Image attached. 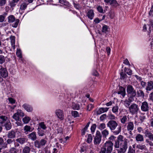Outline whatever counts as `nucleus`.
Returning a JSON list of instances; mask_svg holds the SVG:
<instances>
[{
  "mask_svg": "<svg viewBox=\"0 0 153 153\" xmlns=\"http://www.w3.org/2000/svg\"><path fill=\"white\" fill-rule=\"evenodd\" d=\"M113 145L111 141H106L101 148L99 153H111L113 150Z\"/></svg>",
  "mask_w": 153,
  "mask_h": 153,
  "instance_id": "obj_1",
  "label": "nucleus"
},
{
  "mask_svg": "<svg viewBox=\"0 0 153 153\" xmlns=\"http://www.w3.org/2000/svg\"><path fill=\"white\" fill-rule=\"evenodd\" d=\"M129 141L126 138L123 139V141L120 143V148L117 150L118 153H125L128 147V143Z\"/></svg>",
  "mask_w": 153,
  "mask_h": 153,
  "instance_id": "obj_2",
  "label": "nucleus"
},
{
  "mask_svg": "<svg viewBox=\"0 0 153 153\" xmlns=\"http://www.w3.org/2000/svg\"><path fill=\"white\" fill-rule=\"evenodd\" d=\"M128 110L132 114H137L139 111L138 105L135 103L132 104L129 107Z\"/></svg>",
  "mask_w": 153,
  "mask_h": 153,
  "instance_id": "obj_3",
  "label": "nucleus"
},
{
  "mask_svg": "<svg viewBox=\"0 0 153 153\" xmlns=\"http://www.w3.org/2000/svg\"><path fill=\"white\" fill-rule=\"evenodd\" d=\"M127 92L128 96L131 97H134L136 95V90L132 85H129L127 87Z\"/></svg>",
  "mask_w": 153,
  "mask_h": 153,
  "instance_id": "obj_4",
  "label": "nucleus"
},
{
  "mask_svg": "<svg viewBox=\"0 0 153 153\" xmlns=\"http://www.w3.org/2000/svg\"><path fill=\"white\" fill-rule=\"evenodd\" d=\"M47 142L45 140L42 139L40 141L36 140L34 142V145L35 147L40 149L41 147L45 146Z\"/></svg>",
  "mask_w": 153,
  "mask_h": 153,
  "instance_id": "obj_5",
  "label": "nucleus"
},
{
  "mask_svg": "<svg viewBox=\"0 0 153 153\" xmlns=\"http://www.w3.org/2000/svg\"><path fill=\"white\" fill-rule=\"evenodd\" d=\"M118 126L117 122L114 120L109 121L107 124V126L109 128L111 131L115 130Z\"/></svg>",
  "mask_w": 153,
  "mask_h": 153,
  "instance_id": "obj_6",
  "label": "nucleus"
},
{
  "mask_svg": "<svg viewBox=\"0 0 153 153\" xmlns=\"http://www.w3.org/2000/svg\"><path fill=\"white\" fill-rule=\"evenodd\" d=\"M8 73L6 69L1 67L0 68V82H2L3 80L1 76L3 78H6L8 76Z\"/></svg>",
  "mask_w": 153,
  "mask_h": 153,
  "instance_id": "obj_7",
  "label": "nucleus"
},
{
  "mask_svg": "<svg viewBox=\"0 0 153 153\" xmlns=\"http://www.w3.org/2000/svg\"><path fill=\"white\" fill-rule=\"evenodd\" d=\"M102 135L100 131H97L96 135L94 138V143L95 145H98L100 143L101 140Z\"/></svg>",
  "mask_w": 153,
  "mask_h": 153,
  "instance_id": "obj_8",
  "label": "nucleus"
},
{
  "mask_svg": "<svg viewBox=\"0 0 153 153\" xmlns=\"http://www.w3.org/2000/svg\"><path fill=\"white\" fill-rule=\"evenodd\" d=\"M124 137L122 135L118 136L117 138V139L115 140V143L114 144V147L115 148H119L120 147V143L123 141Z\"/></svg>",
  "mask_w": 153,
  "mask_h": 153,
  "instance_id": "obj_9",
  "label": "nucleus"
},
{
  "mask_svg": "<svg viewBox=\"0 0 153 153\" xmlns=\"http://www.w3.org/2000/svg\"><path fill=\"white\" fill-rule=\"evenodd\" d=\"M149 104L147 102L144 101L142 103L141 109L143 111L148 112L149 111Z\"/></svg>",
  "mask_w": 153,
  "mask_h": 153,
  "instance_id": "obj_10",
  "label": "nucleus"
},
{
  "mask_svg": "<svg viewBox=\"0 0 153 153\" xmlns=\"http://www.w3.org/2000/svg\"><path fill=\"white\" fill-rule=\"evenodd\" d=\"M127 129L130 134L132 135V131L134 130V126L133 122H130L127 123Z\"/></svg>",
  "mask_w": 153,
  "mask_h": 153,
  "instance_id": "obj_11",
  "label": "nucleus"
},
{
  "mask_svg": "<svg viewBox=\"0 0 153 153\" xmlns=\"http://www.w3.org/2000/svg\"><path fill=\"white\" fill-rule=\"evenodd\" d=\"M55 113L58 117L61 120H63L64 119L63 111L60 109L57 110L56 111Z\"/></svg>",
  "mask_w": 153,
  "mask_h": 153,
  "instance_id": "obj_12",
  "label": "nucleus"
},
{
  "mask_svg": "<svg viewBox=\"0 0 153 153\" xmlns=\"http://www.w3.org/2000/svg\"><path fill=\"white\" fill-rule=\"evenodd\" d=\"M153 89V81H150L147 82V85L146 87V90L147 93L149 91H151Z\"/></svg>",
  "mask_w": 153,
  "mask_h": 153,
  "instance_id": "obj_13",
  "label": "nucleus"
},
{
  "mask_svg": "<svg viewBox=\"0 0 153 153\" xmlns=\"http://www.w3.org/2000/svg\"><path fill=\"white\" fill-rule=\"evenodd\" d=\"M22 106L25 110L28 112H31L33 110V107L28 104L25 103Z\"/></svg>",
  "mask_w": 153,
  "mask_h": 153,
  "instance_id": "obj_14",
  "label": "nucleus"
},
{
  "mask_svg": "<svg viewBox=\"0 0 153 153\" xmlns=\"http://www.w3.org/2000/svg\"><path fill=\"white\" fill-rule=\"evenodd\" d=\"M144 134L145 136L148 137L150 140H153V134L148 129L145 131Z\"/></svg>",
  "mask_w": 153,
  "mask_h": 153,
  "instance_id": "obj_15",
  "label": "nucleus"
},
{
  "mask_svg": "<svg viewBox=\"0 0 153 153\" xmlns=\"http://www.w3.org/2000/svg\"><path fill=\"white\" fill-rule=\"evenodd\" d=\"M28 138L33 141L36 140L37 138L36 132L34 131L28 134Z\"/></svg>",
  "mask_w": 153,
  "mask_h": 153,
  "instance_id": "obj_16",
  "label": "nucleus"
},
{
  "mask_svg": "<svg viewBox=\"0 0 153 153\" xmlns=\"http://www.w3.org/2000/svg\"><path fill=\"white\" fill-rule=\"evenodd\" d=\"M135 138L137 142H142L144 140L143 135L140 134H137Z\"/></svg>",
  "mask_w": 153,
  "mask_h": 153,
  "instance_id": "obj_17",
  "label": "nucleus"
},
{
  "mask_svg": "<svg viewBox=\"0 0 153 153\" xmlns=\"http://www.w3.org/2000/svg\"><path fill=\"white\" fill-rule=\"evenodd\" d=\"M109 108H101L97 111V114L98 115L102 113H104L108 111Z\"/></svg>",
  "mask_w": 153,
  "mask_h": 153,
  "instance_id": "obj_18",
  "label": "nucleus"
},
{
  "mask_svg": "<svg viewBox=\"0 0 153 153\" xmlns=\"http://www.w3.org/2000/svg\"><path fill=\"white\" fill-rule=\"evenodd\" d=\"M117 93L121 95L123 98H124L126 95V89L124 88L121 87L120 88V91H118Z\"/></svg>",
  "mask_w": 153,
  "mask_h": 153,
  "instance_id": "obj_19",
  "label": "nucleus"
},
{
  "mask_svg": "<svg viewBox=\"0 0 153 153\" xmlns=\"http://www.w3.org/2000/svg\"><path fill=\"white\" fill-rule=\"evenodd\" d=\"M19 1V0H12L10 1L9 5L10 6V8L13 9Z\"/></svg>",
  "mask_w": 153,
  "mask_h": 153,
  "instance_id": "obj_20",
  "label": "nucleus"
},
{
  "mask_svg": "<svg viewBox=\"0 0 153 153\" xmlns=\"http://www.w3.org/2000/svg\"><path fill=\"white\" fill-rule=\"evenodd\" d=\"M87 16L90 19H92L94 17V13L93 10H90L87 12Z\"/></svg>",
  "mask_w": 153,
  "mask_h": 153,
  "instance_id": "obj_21",
  "label": "nucleus"
},
{
  "mask_svg": "<svg viewBox=\"0 0 153 153\" xmlns=\"http://www.w3.org/2000/svg\"><path fill=\"white\" fill-rule=\"evenodd\" d=\"M7 136L9 138H14L15 137L16 133L14 131H11L8 132Z\"/></svg>",
  "mask_w": 153,
  "mask_h": 153,
  "instance_id": "obj_22",
  "label": "nucleus"
},
{
  "mask_svg": "<svg viewBox=\"0 0 153 153\" xmlns=\"http://www.w3.org/2000/svg\"><path fill=\"white\" fill-rule=\"evenodd\" d=\"M135 145L134 144L131 146H130L129 147L128 153H135Z\"/></svg>",
  "mask_w": 153,
  "mask_h": 153,
  "instance_id": "obj_23",
  "label": "nucleus"
},
{
  "mask_svg": "<svg viewBox=\"0 0 153 153\" xmlns=\"http://www.w3.org/2000/svg\"><path fill=\"white\" fill-rule=\"evenodd\" d=\"M10 39L11 40V45L13 49L15 48V37L14 36H11Z\"/></svg>",
  "mask_w": 153,
  "mask_h": 153,
  "instance_id": "obj_24",
  "label": "nucleus"
},
{
  "mask_svg": "<svg viewBox=\"0 0 153 153\" xmlns=\"http://www.w3.org/2000/svg\"><path fill=\"white\" fill-rule=\"evenodd\" d=\"M28 4L27 2H24L22 3L20 5V9L21 10H25L27 7Z\"/></svg>",
  "mask_w": 153,
  "mask_h": 153,
  "instance_id": "obj_25",
  "label": "nucleus"
},
{
  "mask_svg": "<svg viewBox=\"0 0 153 153\" xmlns=\"http://www.w3.org/2000/svg\"><path fill=\"white\" fill-rule=\"evenodd\" d=\"M26 138L25 137H21L16 139V141L19 142L21 144H24L26 142Z\"/></svg>",
  "mask_w": 153,
  "mask_h": 153,
  "instance_id": "obj_26",
  "label": "nucleus"
},
{
  "mask_svg": "<svg viewBox=\"0 0 153 153\" xmlns=\"http://www.w3.org/2000/svg\"><path fill=\"white\" fill-rule=\"evenodd\" d=\"M4 126L7 130H9L11 128V124L10 122H7L4 124Z\"/></svg>",
  "mask_w": 153,
  "mask_h": 153,
  "instance_id": "obj_27",
  "label": "nucleus"
},
{
  "mask_svg": "<svg viewBox=\"0 0 153 153\" xmlns=\"http://www.w3.org/2000/svg\"><path fill=\"white\" fill-rule=\"evenodd\" d=\"M109 3L113 7H116L119 5V4L116 0H111Z\"/></svg>",
  "mask_w": 153,
  "mask_h": 153,
  "instance_id": "obj_28",
  "label": "nucleus"
},
{
  "mask_svg": "<svg viewBox=\"0 0 153 153\" xmlns=\"http://www.w3.org/2000/svg\"><path fill=\"white\" fill-rule=\"evenodd\" d=\"M102 134L103 138H106L109 134V131L106 129H104L102 131Z\"/></svg>",
  "mask_w": 153,
  "mask_h": 153,
  "instance_id": "obj_29",
  "label": "nucleus"
},
{
  "mask_svg": "<svg viewBox=\"0 0 153 153\" xmlns=\"http://www.w3.org/2000/svg\"><path fill=\"white\" fill-rule=\"evenodd\" d=\"M127 117L125 115L121 117L120 121L123 124H125L127 122Z\"/></svg>",
  "mask_w": 153,
  "mask_h": 153,
  "instance_id": "obj_30",
  "label": "nucleus"
},
{
  "mask_svg": "<svg viewBox=\"0 0 153 153\" xmlns=\"http://www.w3.org/2000/svg\"><path fill=\"white\" fill-rule=\"evenodd\" d=\"M7 119V117L5 116H0V123L2 125Z\"/></svg>",
  "mask_w": 153,
  "mask_h": 153,
  "instance_id": "obj_31",
  "label": "nucleus"
},
{
  "mask_svg": "<svg viewBox=\"0 0 153 153\" xmlns=\"http://www.w3.org/2000/svg\"><path fill=\"white\" fill-rule=\"evenodd\" d=\"M30 149L29 147L25 146L23 149L22 153H30Z\"/></svg>",
  "mask_w": 153,
  "mask_h": 153,
  "instance_id": "obj_32",
  "label": "nucleus"
},
{
  "mask_svg": "<svg viewBox=\"0 0 153 153\" xmlns=\"http://www.w3.org/2000/svg\"><path fill=\"white\" fill-rule=\"evenodd\" d=\"M136 147L137 149L143 150H145L146 149V147L145 145H143L142 144H138L136 146Z\"/></svg>",
  "mask_w": 153,
  "mask_h": 153,
  "instance_id": "obj_33",
  "label": "nucleus"
},
{
  "mask_svg": "<svg viewBox=\"0 0 153 153\" xmlns=\"http://www.w3.org/2000/svg\"><path fill=\"white\" fill-rule=\"evenodd\" d=\"M31 118L29 117L25 116L22 119V121L25 124L28 123L30 120Z\"/></svg>",
  "mask_w": 153,
  "mask_h": 153,
  "instance_id": "obj_34",
  "label": "nucleus"
},
{
  "mask_svg": "<svg viewBox=\"0 0 153 153\" xmlns=\"http://www.w3.org/2000/svg\"><path fill=\"white\" fill-rule=\"evenodd\" d=\"M109 26L106 25H104L102 28V32L105 33H106L108 32V29Z\"/></svg>",
  "mask_w": 153,
  "mask_h": 153,
  "instance_id": "obj_35",
  "label": "nucleus"
},
{
  "mask_svg": "<svg viewBox=\"0 0 153 153\" xmlns=\"http://www.w3.org/2000/svg\"><path fill=\"white\" fill-rule=\"evenodd\" d=\"M137 95L139 97H144L145 96V94L143 91L141 90H139L137 92Z\"/></svg>",
  "mask_w": 153,
  "mask_h": 153,
  "instance_id": "obj_36",
  "label": "nucleus"
},
{
  "mask_svg": "<svg viewBox=\"0 0 153 153\" xmlns=\"http://www.w3.org/2000/svg\"><path fill=\"white\" fill-rule=\"evenodd\" d=\"M131 101L129 100H127L123 101V104L127 108H129L130 105Z\"/></svg>",
  "mask_w": 153,
  "mask_h": 153,
  "instance_id": "obj_37",
  "label": "nucleus"
},
{
  "mask_svg": "<svg viewBox=\"0 0 153 153\" xmlns=\"http://www.w3.org/2000/svg\"><path fill=\"white\" fill-rule=\"evenodd\" d=\"M38 133L39 135L40 136H42L44 135L45 131H44L41 129L39 128H38Z\"/></svg>",
  "mask_w": 153,
  "mask_h": 153,
  "instance_id": "obj_38",
  "label": "nucleus"
},
{
  "mask_svg": "<svg viewBox=\"0 0 153 153\" xmlns=\"http://www.w3.org/2000/svg\"><path fill=\"white\" fill-rule=\"evenodd\" d=\"M8 18L9 22H13L15 20V18L13 15L9 16Z\"/></svg>",
  "mask_w": 153,
  "mask_h": 153,
  "instance_id": "obj_39",
  "label": "nucleus"
},
{
  "mask_svg": "<svg viewBox=\"0 0 153 153\" xmlns=\"http://www.w3.org/2000/svg\"><path fill=\"white\" fill-rule=\"evenodd\" d=\"M31 127L30 126L26 125L24 128V129L25 131V132H28L29 131H31Z\"/></svg>",
  "mask_w": 153,
  "mask_h": 153,
  "instance_id": "obj_40",
  "label": "nucleus"
},
{
  "mask_svg": "<svg viewBox=\"0 0 153 153\" xmlns=\"http://www.w3.org/2000/svg\"><path fill=\"white\" fill-rule=\"evenodd\" d=\"M121 126H119L118 127L116 130H114L113 131L114 134L115 135H117L121 131Z\"/></svg>",
  "mask_w": 153,
  "mask_h": 153,
  "instance_id": "obj_41",
  "label": "nucleus"
},
{
  "mask_svg": "<svg viewBox=\"0 0 153 153\" xmlns=\"http://www.w3.org/2000/svg\"><path fill=\"white\" fill-rule=\"evenodd\" d=\"M9 152L10 153H18L19 152V150L14 147H12L10 149Z\"/></svg>",
  "mask_w": 153,
  "mask_h": 153,
  "instance_id": "obj_42",
  "label": "nucleus"
},
{
  "mask_svg": "<svg viewBox=\"0 0 153 153\" xmlns=\"http://www.w3.org/2000/svg\"><path fill=\"white\" fill-rule=\"evenodd\" d=\"M39 125L41 128L43 129V130H45L47 128L45 125L44 124V122H42L39 123Z\"/></svg>",
  "mask_w": 153,
  "mask_h": 153,
  "instance_id": "obj_43",
  "label": "nucleus"
},
{
  "mask_svg": "<svg viewBox=\"0 0 153 153\" xmlns=\"http://www.w3.org/2000/svg\"><path fill=\"white\" fill-rule=\"evenodd\" d=\"M13 118L16 121H17L19 119V116L17 112L15 113L12 116Z\"/></svg>",
  "mask_w": 153,
  "mask_h": 153,
  "instance_id": "obj_44",
  "label": "nucleus"
},
{
  "mask_svg": "<svg viewBox=\"0 0 153 153\" xmlns=\"http://www.w3.org/2000/svg\"><path fill=\"white\" fill-rule=\"evenodd\" d=\"M72 108L74 109L78 110L79 108L80 107L78 104L73 103L72 105Z\"/></svg>",
  "mask_w": 153,
  "mask_h": 153,
  "instance_id": "obj_45",
  "label": "nucleus"
},
{
  "mask_svg": "<svg viewBox=\"0 0 153 153\" xmlns=\"http://www.w3.org/2000/svg\"><path fill=\"white\" fill-rule=\"evenodd\" d=\"M17 113L18 114L19 116L21 117H24L25 115V114L21 110L18 109L17 110Z\"/></svg>",
  "mask_w": 153,
  "mask_h": 153,
  "instance_id": "obj_46",
  "label": "nucleus"
},
{
  "mask_svg": "<svg viewBox=\"0 0 153 153\" xmlns=\"http://www.w3.org/2000/svg\"><path fill=\"white\" fill-rule=\"evenodd\" d=\"M106 126L105 123H103L100 124L98 126L100 130H102L105 128Z\"/></svg>",
  "mask_w": 153,
  "mask_h": 153,
  "instance_id": "obj_47",
  "label": "nucleus"
},
{
  "mask_svg": "<svg viewBox=\"0 0 153 153\" xmlns=\"http://www.w3.org/2000/svg\"><path fill=\"white\" fill-rule=\"evenodd\" d=\"M92 138L91 135V134H88L86 142L88 143H90L92 141Z\"/></svg>",
  "mask_w": 153,
  "mask_h": 153,
  "instance_id": "obj_48",
  "label": "nucleus"
},
{
  "mask_svg": "<svg viewBox=\"0 0 153 153\" xmlns=\"http://www.w3.org/2000/svg\"><path fill=\"white\" fill-rule=\"evenodd\" d=\"M124 71L126 72V73L128 75H131L132 74V71L131 70L125 68H124Z\"/></svg>",
  "mask_w": 153,
  "mask_h": 153,
  "instance_id": "obj_49",
  "label": "nucleus"
},
{
  "mask_svg": "<svg viewBox=\"0 0 153 153\" xmlns=\"http://www.w3.org/2000/svg\"><path fill=\"white\" fill-rule=\"evenodd\" d=\"M118 107L117 106H115L112 108V111L114 113L117 114L118 112Z\"/></svg>",
  "mask_w": 153,
  "mask_h": 153,
  "instance_id": "obj_50",
  "label": "nucleus"
},
{
  "mask_svg": "<svg viewBox=\"0 0 153 153\" xmlns=\"http://www.w3.org/2000/svg\"><path fill=\"white\" fill-rule=\"evenodd\" d=\"M72 115L74 117H76L79 116L78 113L76 111H73L71 112Z\"/></svg>",
  "mask_w": 153,
  "mask_h": 153,
  "instance_id": "obj_51",
  "label": "nucleus"
},
{
  "mask_svg": "<svg viewBox=\"0 0 153 153\" xmlns=\"http://www.w3.org/2000/svg\"><path fill=\"white\" fill-rule=\"evenodd\" d=\"M108 118L111 120H114L116 119L115 116L112 114H110L108 115Z\"/></svg>",
  "mask_w": 153,
  "mask_h": 153,
  "instance_id": "obj_52",
  "label": "nucleus"
},
{
  "mask_svg": "<svg viewBox=\"0 0 153 153\" xmlns=\"http://www.w3.org/2000/svg\"><path fill=\"white\" fill-rule=\"evenodd\" d=\"M96 125L95 124H93L91 127V131L92 133L94 132L96 128Z\"/></svg>",
  "mask_w": 153,
  "mask_h": 153,
  "instance_id": "obj_53",
  "label": "nucleus"
},
{
  "mask_svg": "<svg viewBox=\"0 0 153 153\" xmlns=\"http://www.w3.org/2000/svg\"><path fill=\"white\" fill-rule=\"evenodd\" d=\"M120 79H124V78H126L127 77V75L123 72H121L120 74Z\"/></svg>",
  "mask_w": 153,
  "mask_h": 153,
  "instance_id": "obj_54",
  "label": "nucleus"
},
{
  "mask_svg": "<svg viewBox=\"0 0 153 153\" xmlns=\"http://www.w3.org/2000/svg\"><path fill=\"white\" fill-rule=\"evenodd\" d=\"M4 56L3 55H0V64H2L5 62Z\"/></svg>",
  "mask_w": 153,
  "mask_h": 153,
  "instance_id": "obj_55",
  "label": "nucleus"
},
{
  "mask_svg": "<svg viewBox=\"0 0 153 153\" xmlns=\"http://www.w3.org/2000/svg\"><path fill=\"white\" fill-rule=\"evenodd\" d=\"M19 22V19H16V20L15 22L13 24L12 26L14 27H16L18 25Z\"/></svg>",
  "mask_w": 153,
  "mask_h": 153,
  "instance_id": "obj_56",
  "label": "nucleus"
},
{
  "mask_svg": "<svg viewBox=\"0 0 153 153\" xmlns=\"http://www.w3.org/2000/svg\"><path fill=\"white\" fill-rule=\"evenodd\" d=\"M59 2L64 5H66L68 4V2L66 0H59Z\"/></svg>",
  "mask_w": 153,
  "mask_h": 153,
  "instance_id": "obj_57",
  "label": "nucleus"
},
{
  "mask_svg": "<svg viewBox=\"0 0 153 153\" xmlns=\"http://www.w3.org/2000/svg\"><path fill=\"white\" fill-rule=\"evenodd\" d=\"M6 0H0V7L4 6L6 3Z\"/></svg>",
  "mask_w": 153,
  "mask_h": 153,
  "instance_id": "obj_58",
  "label": "nucleus"
},
{
  "mask_svg": "<svg viewBox=\"0 0 153 153\" xmlns=\"http://www.w3.org/2000/svg\"><path fill=\"white\" fill-rule=\"evenodd\" d=\"M17 121L16 122V124L17 125V126H22L23 125V123L22 121L21 120H18L16 121Z\"/></svg>",
  "mask_w": 153,
  "mask_h": 153,
  "instance_id": "obj_59",
  "label": "nucleus"
},
{
  "mask_svg": "<svg viewBox=\"0 0 153 153\" xmlns=\"http://www.w3.org/2000/svg\"><path fill=\"white\" fill-rule=\"evenodd\" d=\"M16 55L18 57H19V58H21L22 57L21 51L20 50H17L16 52Z\"/></svg>",
  "mask_w": 153,
  "mask_h": 153,
  "instance_id": "obj_60",
  "label": "nucleus"
},
{
  "mask_svg": "<svg viewBox=\"0 0 153 153\" xmlns=\"http://www.w3.org/2000/svg\"><path fill=\"white\" fill-rule=\"evenodd\" d=\"M97 9L98 11L101 13H102L103 12V10L102 7L100 6H99L97 8Z\"/></svg>",
  "mask_w": 153,
  "mask_h": 153,
  "instance_id": "obj_61",
  "label": "nucleus"
},
{
  "mask_svg": "<svg viewBox=\"0 0 153 153\" xmlns=\"http://www.w3.org/2000/svg\"><path fill=\"white\" fill-rule=\"evenodd\" d=\"M146 118L145 116H140L139 117V120L141 121V123H142L143 122L144 120Z\"/></svg>",
  "mask_w": 153,
  "mask_h": 153,
  "instance_id": "obj_62",
  "label": "nucleus"
},
{
  "mask_svg": "<svg viewBox=\"0 0 153 153\" xmlns=\"http://www.w3.org/2000/svg\"><path fill=\"white\" fill-rule=\"evenodd\" d=\"M140 85L142 86V88H144L145 87H146V82L143 81H140Z\"/></svg>",
  "mask_w": 153,
  "mask_h": 153,
  "instance_id": "obj_63",
  "label": "nucleus"
},
{
  "mask_svg": "<svg viewBox=\"0 0 153 153\" xmlns=\"http://www.w3.org/2000/svg\"><path fill=\"white\" fill-rule=\"evenodd\" d=\"M149 99L153 102V92L149 94Z\"/></svg>",
  "mask_w": 153,
  "mask_h": 153,
  "instance_id": "obj_64",
  "label": "nucleus"
}]
</instances>
